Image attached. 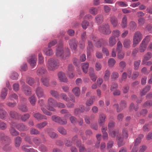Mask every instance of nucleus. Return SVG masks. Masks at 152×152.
<instances>
[{
  "label": "nucleus",
  "mask_w": 152,
  "mask_h": 152,
  "mask_svg": "<svg viewBox=\"0 0 152 152\" xmlns=\"http://www.w3.org/2000/svg\"><path fill=\"white\" fill-rule=\"evenodd\" d=\"M109 134L110 137H115L117 135L116 140L118 142V145L119 147H121L123 145L124 143L123 142V138L121 137L120 135H118V132H115V130H109Z\"/></svg>",
  "instance_id": "nucleus-1"
},
{
  "label": "nucleus",
  "mask_w": 152,
  "mask_h": 152,
  "mask_svg": "<svg viewBox=\"0 0 152 152\" xmlns=\"http://www.w3.org/2000/svg\"><path fill=\"white\" fill-rule=\"evenodd\" d=\"M58 66V62L56 59H50L48 61L47 66L49 70L53 71L57 69Z\"/></svg>",
  "instance_id": "nucleus-2"
},
{
  "label": "nucleus",
  "mask_w": 152,
  "mask_h": 152,
  "mask_svg": "<svg viewBox=\"0 0 152 152\" xmlns=\"http://www.w3.org/2000/svg\"><path fill=\"white\" fill-rule=\"evenodd\" d=\"M143 38L142 34L139 31L135 32L133 37V47H135L141 41Z\"/></svg>",
  "instance_id": "nucleus-3"
},
{
  "label": "nucleus",
  "mask_w": 152,
  "mask_h": 152,
  "mask_svg": "<svg viewBox=\"0 0 152 152\" xmlns=\"http://www.w3.org/2000/svg\"><path fill=\"white\" fill-rule=\"evenodd\" d=\"M98 29L101 33L105 35H108L111 33L109 26L107 23L100 26L99 27Z\"/></svg>",
  "instance_id": "nucleus-4"
},
{
  "label": "nucleus",
  "mask_w": 152,
  "mask_h": 152,
  "mask_svg": "<svg viewBox=\"0 0 152 152\" xmlns=\"http://www.w3.org/2000/svg\"><path fill=\"white\" fill-rule=\"evenodd\" d=\"M56 101L52 97L49 98L48 100L47 109L49 110L55 111V109L52 106H55Z\"/></svg>",
  "instance_id": "nucleus-5"
},
{
  "label": "nucleus",
  "mask_w": 152,
  "mask_h": 152,
  "mask_svg": "<svg viewBox=\"0 0 152 152\" xmlns=\"http://www.w3.org/2000/svg\"><path fill=\"white\" fill-rule=\"evenodd\" d=\"M51 119L54 122L61 125L66 124L67 123L66 119H62L60 117L56 115L52 116L51 117Z\"/></svg>",
  "instance_id": "nucleus-6"
},
{
  "label": "nucleus",
  "mask_w": 152,
  "mask_h": 152,
  "mask_svg": "<svg viewBox=\"0 0 152 152\" xmlns=\"http://www.w3.org/2000/svg\"><path fill=\"white\" fill-rule=\"evenodd\" d=\"M27 60L28 63L32 68H34L36 65L37 58L34 54L31 55L27 58Z\"/></svg>",
  "instance_id": "nucleus-7"
},
{
  "label": "nucleus",
  "mask_w": 152,
  "mask_h": 152,
  "mask_svg": "<svg viewBox=\"0 0 152 152\" xmlns=\"http://www.w3.org/2000/svg\"><path fill=\"white\" fill-rule=\"evenodd\" d=\"M56 54L57 56L63 58L64 50L62 45H59L56 49Z\"/></svg>",
  "instance_id": "nucleus-8"
},
{
  "label": "nucleus",
  "mask_w": 152,
  "mask_h": 152,
  "mask_svg": "<svg viewBox=\"0 0 152 152\" xmlns=\"http://www.w3.org/2000/svg\"><path fill=\"white\" fill-rule=\"evenodd\" d=\"M11 125L12 126L16 127L17 129L19 131H26L28 130L27 127L23 124H17L14 122H12Z\"/></svg>",
  "instance_id": "nucleus-9"
},
{
  "label": "nucleus",
  "mask_w": 152,
  "mask_h": 152,
  "mask_svg": "<svg viewBox=\"0 0 152 152\" xmlns=\"http://www.w3.org/2000/svg\"><path fill=\"white\" fill-rule=\"evenodd\" d=\"M120 106L121 108H118V104H115L113 105L114 107L117 109L116 110L118 112H120L123 109L126 107V104L125 101L124 100L121 101L120 103Z\"/></svg>",
  "instance_id": "nucleus-10"
},
{
  "label": "nucleus",
  "mask_w": 152,
  "mask_h": 152,
  "mask_svg": "<svg viewBox=\"0 0 152 152\" xmlns=\"http://www.w3.org/2000/svg\"><path fill=\"white\" fill-rule=\"evenodd\" d=\"M106 119V115L102 113L99 115L98 122L100 126L104 124Z\"/></svg>",
  "instance_id": "nucleus-11"
},
{
  "label": "nucleus",
  "mask_w": 152,
  "mask_h": 152,
  "mask_svg": "<svg viewBox=\"0 0 152 152\" xmlns=\"http://www.w3.org/2000/svg\"><path fill=\"white\" fill-rule=\"evenodd\" d=\"M94 47L91 41L88 40V45L87 48V56L89 57L90 56L91 52L93 51Z\"/></svg>",
  "instance_id": "nucleus-12"
},
{
  "label": "nucleus",
  "mask_w": 152,
  "mask_h": 152,
  "mask_svg": "<svg viewBox=\"0 0 152 152\" xmlns=\"http://www.w3.org/2000/svg\"><path fill=\"white\" fill-rule=\"evenodd\" d=\"M70 48L73 50H75L77 47L78 44L77 41L75 39L70 40L69 42Z\"/></svg>",
  "instance_id": "nucleus-13"
},
{
  "label": "nucleus",
  "mask_w": 152,
  "mask_h": 152,
  "mask_svg": "<svg viewBox=\"0 0 152 152\" xmlns=\"http://www.w3.org/2000/svg\"><path fill=\"white\" fill-rule=\"evenodd\" d=\"M22 90L24 94L27 96H30L31 94V90L30 88L27 86H23Z\"/></svg>",
  "instance_id": "nucleus-14"
},
{
  "label": "nucleus",
  "mask_w": 152,
  "mask_h": 152,
  "mask_svg": "<svg viewBox=\"0 0 152 152\" xmlns=\"http://www.w3.org/2000/svg\"><path fill=\"white\" fill-rule=\"evenodd\" d=\"M36 94L38 98H44L45 97L42 89L40 87H37L36 90Z\"/></svg>",
  "instance_id": "nucleus-15"
},
{
  "label": "nucleus",
  "mask_w": 152,
  "mask_h": 152,
  "mask_svg": "<svg viewBox=\"0 0 152 152\" xmlns=\"http://www.w3.org/2000/svg\"><path fill=\"white\" fill-rule=\"evenodd\" d=\"M89 73L90 77L91 80L94 82L95 81L97 78V77L94 73V69L92 68H90Z\"/></svg>",
  "instance_id": "nucleus-16"
},
{
  "label": "nucleus",
  "mask_w": 152,
  "mask_h": 152,
  "mask_svg": "<svg viewBox=\"0 0 152 152\" xmlns=\"http://www.w3.org/2000/svg\"><path fill=\"white\" fill-rule=\"evenodd\" d=\"M92 39L95 42L96 41V45L97 47H100L102 45V44L104 42V41L103 39H101L98 40L97 38L95 36H93L92 37Z\"/></svg>",
  "instance_id": "nucleus-17"
},
{
  "label": "nucleus",
  "mask_w": 152,
  "mask_h": 152,
  "mask_svg": "<svg viewBox=\"0 0 152 152\" xmlns=\"http://www.w3.org/2000/svg\"><path fill=\"white\" fill-rule=\"evenodd\" d=\"M0 138L1 140L7 141V144H10L11 142V140L10 137L5 135L3 133H0Z\"/></svg>",
  "instance_id": "nucleus-18"
},
{
  "label": "nucleus",
  "mask_w": 152,
  "mask_h": 152,
  "mask_svg": "<svg viewBox=\"0 0 152 152\" xmlns=\"http://www.w3.org/2000/svg\"><path fill=\"white\" fill-rule=\"evenodd\" d=\"M58 77L60 81L63 82H66L67 81V79L64 73L59 72L58 74Z\"/></svg>",
  "instance_id": "nucleus-19"
},
{
  "label": "nucleus",
  "mask_w": 152,
  "mask_h": 152,
  "mask_svg": "<svg viewBox=\"0 0 152 152\" xmlns=\"http://www.w3.org/2000/svg\"><path fill=\"white\" fill-rule=\"evenodd\" d=\"M116 42V39L115 37L112 36L110 37L109 39V44L110 47H113L115 44Z\"/></svg>",
  "instance_id": "nucleus-20"
},
{
  "label": "nucleus",
  "mask_w": 152,
  "mask_h": 152,
  "mask_svg": "<svg viewBox=\"0 0 152 152\" xmlns=\"http://www.w3.org/2000/svg\"><path fill=\"white\" fill-rule=\"evenodd\" d=\"M34 117L37 120H39L42 119L46 120L47 119L46 117L42 115L39 113H35L34 115Z\"/></svg>",
  "instance_id": "nucleus-21"
},
{
  "label": "nucleus",
  "mask_w": 152,
  "mask_h": 152,
  "mask_svg": "<svg viewBox=\"0 0 152 152\" xmlns=\"http://www.w3.org/2000/svg\"><path fill=\"white\" fill-rule=\"evenodd\" d=\"M15 146L16 148L20 147L21 142L22 139L19 136H18L15 139Z\"/></svg>",
  "instance_id": "nucleus-22"
},
{
  "label": "nucleus",
  "mask_w": 152,
  "mask_h": 152,
  "mask_svg": "<svg viewBox=\"0 0 152 152\" xmlns=\"http://www.w3.org/2000/svg\"><path fill=\"white\" fill-rule=\"evenodd\" d=\"M44 54L47 56H50L53 54V50L50 48H45L43 50Z\"/></svg>",
  "instance_id": "nucleus-23"
},
{
  "label": "nucleus",
  "mask_w": 152,
  "mask_h": 152,
  "mask_svg": "<svg viewBox=\"0 0 152 152\" xmlns=\"http://www.w3.org/2000/svg\"><path fill=\"white\" fill-rule=\"evenodd\" d=\"M147 45L146 44L142 42L140 45L139 51L141 53H144L147 48Z\"/></svg>",
  "instance_id": "nucleus-24"
},
{
  "label": "nucleus",
  "mask_w": 152,
  "mask_h": 152,
  "mask_svg": "<svg viewBox=\"0 0 152 152\" xmlns=\"http://www.w3.org/2000/svg\"><path fill=\"white\" fill-rule=\"evenodd\" d=\"M11 126L10 129V134L13 136H17L19 134V132L17 131H16L15 129L13 127L14 126H12L11 124Z\"/></svg>",
  "instance_id": "nucleus-25"
},
{
  "label": "nucleus",
  "mask_w": 152,
  "mask_h": 152,
  "mask_svg": "<svg viewBox=\"0 0 152 152\" xmlns=\"http://www.w3.org/2000/svg\"><path fill=\"white\" fill-rule=\"evenodd\" d=\"M151 86L150 85H148L146 86L145 88L142 89L140 91V94L141 96H143L145 94L151 89Z\"/></svg>",
  "instance_id": "nucleus-26"
},
{
  "label": "nucleus",
  "mask_w": 152,
  "mask_h": 152,
  "mask_svg": "<svg viewBox=\"0 0 152 152\" xmlns=\"http://www.w3.org/2000/svg\"><path fill=\"white\" fill-rule=\"evenodd\" d=\"M110 22L114 27H116L118 24V22L117 19L114 17H111L110 18Z\"/></svg>",
  "instance_id": "nucleus-27"
},
{
  "label": "nucleus",
  "mask_w": 152,
  "mask_h": 152,
  "mask_svg": "<svg viewBox=\"0 0 152 152\" xmlns=\"http://www.w3.org/2000/svg\"><path fill=\"white\" fill-rule=\"evenodd\" d=\"M152 54L150 52H148L144 56V58L142 60L143 61V64H144L145 61L150 59L152 57Z\"/></svg>",
  "instance_id": "nucleus-28"
},
{
  "label": "nucleus",
  "mask_w": 152,
  "mask_h": 152,
  "mask_svg": "<svg viewBox=\"0 0 152 152\" xmlns=\"http://www.w3.org/2000/svg\"><path fill=\"white\" fill-rule=\"evenodd\" d=\"M121 25L123 28H125L127 26V18L126 15H124L122 18Z\"/></svg>",
  "instance_id": "nucleus-29"
},
{
  "label": "nucleus",
  "mask_w": 152,
  "mask_h": 152,
  "mask_svg": "<svg viewBox=\"0 0 152 152\" xmlns=\"http://www.w3.org/2000/svg\"><path fill=\"white\" fill-rule=\"evenodd\" d=\"M131 43V42L130 40L126 39L124 40L123 44L124 47L125 48H129L130 46Z\"/></svg>",
  "instance_id": "nucleus-30"
},
{
  "label": "nucleus",
  "mask_w": 152,
  "mask_h": 152,
  "mask_svg": "<svg viewBox=\"0 0 152 152\" xmlns=\"http://www.w3.org/2000/svg\"><path fill=\"white\" fill-rule=\"evenodd\" d=\"M88 66L89 64L88 63H84L82 64V68L83 72L85 73L87 72Z\"/></svg>",
  "instance_id": "nucleus-31"
},
{
  "label": "nucleus",
  "mask_w": 152,
  "mask_h": 152,
  "mask_svg": "<svg viewBox=\"0 0 152 152\" xmlns=\"http://www.w3.org/2000/svg\"><path fill=\"white\" fill-rule=\"evenodd\" d=\"M98 9L96 8L91 7L89 10V13L93 15H96L98 12Z\"/></svg>",
  "instance_id": "nucleus-32"
},
{
  "label": "nucleus",
  "mask_w": 152,
  "mask_h": 152,
  "mask_svg": "<svg viewBox=\"0 0 152 152\" xmlns=\"http://www.w3.org/2000/svg\"><path fill=\"white\" fill-rule=\"evenodd\" d=\"M8 114L7 113L2 109H0V118L2 119H4L7 116Z\"/></svg>",
  "instance_id": "nucleus-33"
},
{
  "label": "nucleus",
  "mask_w": 152,
  "mask_h": 152,
  "mask_svg": "<svg viewBox=\"0 0 152 152\" xmlns=\"http://www.w3.org/2000/svg\"><path fill=\"white\" fill-rule=\"evenodd\" d=\"M144 137V135L142 134H140L139 135L138 137L136 139L134 142V145L137 146L138 145V144L140 143L141 139H142Z\"/></svg>",
  "instance_id": "nucleus-34"
},
{
  "label": "nucleus",
  "mask_w": 152,
  "mask_h": 152,
  "mask_svg": "<svg viewBox=\"0 0 152 152\" xmlns=\"http://www.w3.org/2000/svg\"><path fill=\"white\" fill-rule=\"evenodd\" d=\"M7 90L5 88H4L2 89L1 94V97L2 99H5L7 95Z\"/></svg>",
  "instance_id": "nucleus-35"
},
{
  "label": "nucleus",
  "mask_w": 152,
  "mask_h": 152,
  "mask_svg": "<svg viewBox=\"0 0 152 152\" xmlns=\"http://www.w3.org/2000/svg\"><path fill=\"white\" fill-rule=\"evenodd\" d=\"M95 20L97 23H100L103 21V16L101 15H98L96 17Z\"/></svg>",
  "instance_id": "nucleus-36"
},
{
  "label": "nucleus",
  "mask_w": 152,
  "mask_h": 152,
  "mask_svg": "<svg viewBox=\"0 0 152 152\" xmlns=\"http://www.w3.org/2000/svg\"><path fill=\"white\" fill-rule=\"evenodd\" d=\"M50 94L53 97H54L56 99H59V94L56 91L54 90H52L50 91Z\"/></svg>",
  "instance_id": "nucleus-37"
},
{
  "label": "nucleus",
  "mask_w": 152,
  "mask_h": 152,
  "mask_svg": "<svg viewBox=\"0 0 152 152\" xmlns=\"http://www.w3.org/2000/svg\"><path fill=\"white\" fill-rule=\"evenodd\" d=\"M46 70L44 68H40L37 71V74L38 76H41L44 74Z\"/></svg>",
  "instance_id": "nucleus-38"
},
{
  "label": "nucleus",
  "mask_w": 152,
  "mask_h": 152,
  "mask_svg": "<svg viewBox=\"0 0 152 152\" xmlns=\"http://www.w3.org/2000/svg\"><path fill=\"white\" fill-rule=\"evenodd\" d=\"M72 92L76 96H79L80 95V89L79 87H77L73 88Z\"/></svg>",
  "instance_id": "nucleus-39"
},
{
  "label": "nucleus",
  "mask_w": 152,
  "mask_h": 152,
  "mask_svg": "<svg viewBox=\"0 0 152 152\" xmlns=\"http://www.w3.org/2000/svg\"><path fill=\"white\" fill-rule=\"evenodd\" d=\"M29 99L31 104L33 106L35 105L36 102V99L35 97L34 96H32L29 98Z\"/></svg>",
  "instance_id": "nucleus-40"
},
{
  "label": "nucleus",
  "mask_w": 152,
  "mask_h": 152,
  "mask_svg": "<svg viewBox=\"0 0 152 152\" xmlns=\"http://www.w3.org/2000/svg\"><path fill=\"white\" fill-rule=\"evenodd\" d=\"M49 79L47 78H42L41 79L42 82L45 86L48 87L49 86Z\"/></svg>",
  "instance_id": "nucleus-41"
},
{
  "label": "nucleus",
  "mask_w": 152,
  "mask_h": 152,
  "mask_svg": "<svg viewBox=\"0 0 152 152\" xmlns=\"http://www.w3.org/2000/svg\"><path fill=\"white\" fill-rule=\"evenodd\" d=\"M116 62L112 58H110L108 61V63L109 67H113Z\"/></svg>",
  "instance_id": "nucleus-42"
},
{
  "label": "nucleus",
  "mask_w": 152,
  "mask_h": 152,
  "mask_svg": "<svg viewBox=\"0 0 152 152\" xmlns=\"http://www.w3.org/2000/svg\"><path fill=\"white\" fill-rule=\"evenodd\" d=\"M18 109L19 110L24 112H27L28 110L26 106L25 105H19Z\"/></svg>",
  "instance_id": "nucleus-43"
},
{
  "label": "nucleus",
  "mask_w": 152,
  "mask_h": 152,
  "mask_svg": "<svg viewBox=\"0 0 152 152\" xmlns=\"http://www.w3.org/2000/svg\"><path fill=\"white\" fill-rule=\"evenodd\" d=\"M122 134L123 138H126L128 137V130L124 128L123 129L122 131Z\"/></svg>",
  "instance_id": "nucleus-44"
},
{
  "label": "nucleus",
  "mask_w": 152,
  "mask_h": 152,
  "mask_svg": "<svg viewBox=\"0 0 152 152\" xmlns=\"http://www.w3.org/2000/svg\"><path fill=\"white\" fill-rule=\"evenodd\" d=\"M110 72L109 70L107 69L104 72V79L105 80H108L110 77Z\"/></svg>",
  "instance_id": "nucleus-45"
},
{
  "label": "nucleus",
  "mask_w": 152,
  "mask_h": 152,
  "mask_svg": "<svg viewBox=\"0 0 152 152\" xmlns=\"http://www.w3.org/2000/svg\"><path fill=\"white\" fill-rule=\"evenodd\" d=\"M47 124V122L46 121H44L42 123L37 124L36 127L38 128L41 129L44 127Z\"/></svg>",
  "instance_id": "nucleus-46"
},
{
  "label": "nucleus",
  "mask_w": 152,
  "mask_h": 152,
  "mask_svg": "<svg viewBox=\"0 0 152 152\" xmlns=\"http://www.w3.org/2000/svg\"><path fill=\"white\" fill-rule=\"evenodd\" d=\"M77 135L75 136L72 139V140L73 142H76V145L77 146H79V144H81V141L80 140H77Z\"/></svg>",
  "instance_id": "nucleus-47"
},
{
  "label": "nucleus",
  "mask_w": 152,
  "mask_h": 152,
  "mask_svg": "<svg viewBox=\"0 0 152 152\" xmlns=\"http://www.w3.org/2000/svg\"><path fill=\"white\" fill-rule=\"evenodd\" d=\"M10 114L11 117L12 118H18V114L15 111H10Z\"/></svg>",
  "instance_id": "nucleus-48"
},
{
  "label": "nucleus",
  "mask_w": 152,
  "mask_h": 152,
  "mask_svg": "<svg viewBox=\"0 0 152 152\" xmlns=\"http://www.w3.org/2000/svg\"><path fill=\"white\" fill-rule=\"evenodd\" d=\"M58 130L60 133L63 135H65L66 134L65 129L62 127H58Z\"/></svg>",
  "instance_id": "nucleus-49"
},
{
  "label": "nucleus",
  "mask_w": 152,
  "mask_h": 152,
  "mask_svg": "<svg viewBox=\"0 0 152 152\" xmlns=\"http://www.w3.org/2000/svg\"><path fill=\"white\" fill-rule=\"evenodd\" d=\"M61 98L66 102H68L69 100V99L66 95L64 93H62L60 95Z\"/></svg>",
  "instance_id": "nucleus-50"
},
{
  "label": "nucleus",
  "mask_w": 152,
  "mask_h": 152,
  "mask_svg": "<svg viewBox=\"0 0 152 152\" xmlns=\"http://www.w3.org/2000/svg\"><path fill=\"white\" fill-rule=\"evenodd\" d=\"M140 62L141 61L140 60H139L134 62V69L135 70H137L138 69L139 67Z\"/></svg>",
  "instance_id": "nucleus-51"
},
{
  "label": "nucleus",
  "mask_w": 152,
  "mask_h": 152,
  "mask_svg": "<svg viewBox=\"0 0 152 152\" xmlns=\"http://www.w3.org/2000/svg\"><path fill=\"white\" fill-rule=\"evenodd\" d=\"M151 37L149 35L145 37L142 40V42L146 44L147 45L148 43L150 40Z\"/></svg>",
  "instance_id": "nucleus-52"
},
{
  "label": "nucleus",
  "mask_w": 152,
  "mask_h": 152,
  "mask_svg": "<svg viewBox=\"0 0 152 152\" xmlns=\"http://www.w3.org/2000/svg\"><path fill=\"white\" fill-rule=\"evenodd\" d=\"M30 133L32 134L37 135L39 134L40 132L37 129L34 128H32L30 131Z\"/></svg>",
  "instance_id": "nucleus-53"
},
{
  "label": "nucleus",
  "mask_w": 152,
  "mask_h": 152,
  "mask_svg": "<svg viewBox=\"0 0 152 152\" xmlns=\"http://www.w3.org/2000/svg\"><path fill=\"white\" fill-rule=\"evenodd\" d=\"M116 4H118L121 7H125L128 6V4L123 1H118L116 3Z\"/></svg>",
  "instance_id": "nucleus-54"
},
{
  "label": "nucleus",
  "mask_w": 152,
  "mask_h": 152,
  "mask_svg": "<svg viewBox=\"0 0 152 152\" xmlns=\"http://www.w3.org/2000/svg\"><path fill=\"white\" fill-rule=\"evenodd\" d=\"M89 24V23L88 22L84 20L82 23V26L84 29H86L88 26Z\"/></svg>",
  "instance_id": "nucleus-55"
},
{
  "label": "nucleus",
  "mask_w": 152,
  "mask_h": 152,
  "mask_svg": "<svg viewBox=\"0 0 152 152\" xmlns=\"http://www.w3.org/2000/svg\"><path fill=\"white\" fill-rule=\"evenodd\" d=\"M26 82L30 86H31L34 83V80L32 78L28 77L27 79Z\"/></svg>",
  "instance_id": "nucleus-56"
},
{
  "label": "nucleus",
  "mask_w": 152,
  "mask_h": 152,
  "mask_svg": "<svg viewBox=\"0 0 152 152\" xmlns=\"http://www.w3.org/2000/svg\"><path fill=\"white\" fill-rule=\"evenodd\" d=\"M18 77V75L17 73L15 72L13 73L10 76L11 79L14 80H17Z\"/></svg>",
  "instance_id": "nucleus-57"
},
{
  "label": "nucleus",
  "mask_w": 152,
  "mask_h": 152,
  "mask_svg": "<svg viewBox=\"0 0 152 152\" xmlns=\"http://www.w3.org/2000/svg\"><path fill=\"white\" fill-rule=\"evenodd\" d=\"M7 128V126L6 124L2 121H0V129L2 130H4Z\"/></svg>",
  "instance_id": "nucleus-58"
},
{
  "label": "nucleus",
  "mask_w": 152,
  "mask_h": 152,
  "mask_svg": "<svg viewBox=\"0 0 152 152\" xmlns=\"http://www.w3.org/2000/svg\"><path fill=\"white\" fill-rule=\"evenodd\" d=\"M118 73L116 72H114L112 73L111 76V78L113 79H116L119 77Z\"/></svg>",
  "instance_id": "nucleus-59"
},
{
  "label": "nucleus",
  "mask_w": 152,
  "mask_h": 152,
  "mask_svg": "<svg viewBox=\"0 0 152 152\" xmlns=\"http://www.w3.org/2000/svg\"><path fill=\"white\" fill-rule=\"evenodd\" d=\"M30 117V115L28 114H26L23 115L21 117V119L23 121H25Z\"/></svg>",
  "instance_id": "nucleus-60"
},
{
  "label": "nucleus",
  "mask_w": 152,
  "mask_h": 152,
  "mask_svg": "<svg viewBox=\"0 0 152 152\" xmlns=\"http://www.w3.org/2000/svg\"><path fill=\"white\" fill-rule=\"evenodd\" d=\"M121 51H118L117 56L119 59H122L124 56L125 54L124 52Z\"/></svg>",
  "instance_id": "nucleus-61"
},
{
  "label": "nucleus",
  "mask_w": 152,
  "mask_h": 152,
  "mask_svg": "<svg viewBox=\"0 0 152 152\" xmlns=\"http://www.w3.org/2000/svg\"><path fill=\"white\" fill-rule=\"evenodd\" d=\"M113 36L118 37L120 36L121 33L119 30H116L113 31Z\"/></svg>",
  "instance_id": "nucleus-62"
},
{
  "label": "nucleus",
  "mask_w": 152,
  "mask_h": 152,
  "mask_svg": "<svg viewBox=\"0 0 152 152\" xmlns=\"http://www.w3.org/2000/svg\"><path fill=\"white\" fill-rule=\"evenodd\" d=\"M55 107H57L60 108H64L65 107V106L63 103L56 102Z\"/></svg>",
  "instance_id": "nucleus-63"
},
{
  "label": "nucleus",
  "mask_w": 152,
  "mask_h": 152,
  "mask_svg": "<svg viewBox=\"0 0 152 152\" xmlns=\"http://www.w3.org/2000/svg\"><path fill=\"white\" fill-rule=\"evenodd\" d=\"M79 152H86V149L85 148L83 145H81L80 144H79Z\"/></svg>",
  "instance_id": "nucleus-64"
}]
</instances>
